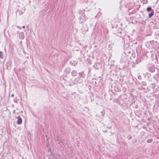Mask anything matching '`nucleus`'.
<instances>
[{"label": "nucleus", "instance_id": "nucleus-1", "mask_svg": "<svg viewBox=\"0 0 159 159\" xmlns=\"http://www.w3.org/2000/svg\"><path fill=\"white\" fill-rule=\"evenodd\" d=\"M18 120L17 121V123L18 125H20L22 123V119L20 116H19L17 117Z\"/></svg>", "mask_w": 159, "mask_h": 159}, {"label": "nucleus", "instance_id": "nucleus-2", "mask_svg": "<svg viewBox=\"0 0 159 159\" xmlns=\"http://www.w3.org/2000/svg\"><path fill=\"white\" fill-rule=\"evenodd\" d=\"M25 36L24 33L21 32L19 35V38L21 39H23L24 38Z\"/></svg>", "mask_w": 159, "mask_h": 159}, {"label": "nucleus", "instance_id": "nucleus-3", "mask_svg": "<svg viewBox=\"0 0 159 159\" xmlns=\"http://www.w3.org/2000/svg\"><path fill=\"white\" fill-rule=\"evenodd\" d=\"M148 69L151 72H153L155 71V68L153 66H152L151 67H149Z\"/></svg>", "mask_w": 159, "mask_h": 159}, {"label": "nucleus", "instance_id": "nucleus-4", "mask_svg": "<svg viewBox=\"0 0 159 159\" xmlns=\"http://www.w3.org/2000/svg\"><path fill=\"white\" fill-rule=\"evenodd\" d=\"M70 64L73 66H75L77 64V62L75 61H71L70 62Z\"/></svg>", "mask_w": 159, "mask_h": 159}, {"label": "nucleus", "instance_id": "nucleus-5", "mask_svg": "<svg viewBox=\"0 0 159 159\" xmlns=\"http://www.w3.org/2000/svg\"><path fill=\"white\" fill-rule=\"evenodd\" d=\"M80 18L82 19H83L84 20H87V17L85 16V15L84 14H82V16H80Z\"/></svg>", "mask_w": 159, "mask_h": 159}, {"label": "nucleus", "instance_id": "nucleus-6", "mask_svg": "<svg viewBox=\"0 0 159 159\" xmlns=\"http://www.w3.org/2000/svg\"><path fill=\"white\" fill-rule=\"evenodd\" d=\"M76 72L75 70H73L71 72V75L73 76H75L76 75Z\"/></svg>", "mask_w": 159, "mask_h": 159}, {"label": "nucleus", "instance_id": "nucleus-7", "mask_svg": "<svg viewBox=\"0 0 159 159\" xmlns=\"http://www.w3.org/2000/svg\"><path fill=\"white\" fill-rule=\"evenodd\" d=\"M154 15V11L153 10L148 15V17L149 18L151 17Z\"/></svg>", "mask_w": 159, "mask_h": 159}, {"label": "nucleus", "instance_id": "nucleus-8", "mask_svg": "<svg viewBox=\"0 0 159 159\" xmlns=\"http://www.w3.org/2000/svg\"><path fill=\"white\" fill-rule=\"evenodd\" d=\"M139 84L142 85L146 86L147 85V84L146 82L144 81H142L141 83H139Z\"/></svg>", "mask_w": 159, "mask_h": 159}, {"label": "nucleus", "instance_id": "nucleus-9", "mask_svg": "<svg viewBox=\"0 0 159 159\" xmlns=\"http://www.w3.org/2000/svg\"><path fill=\"white\" fill-rule=\"evenodd\" d=\"M3 57H4V54H3V53L2 52L0 51V58L2 59L3 58Z\"/></svg>", "mask_w": 159, "mask_h": 159}, {"label": "nucleus", "instance_id": "nucleus-10", "mask_svg": "<svg viewBox=\"0 0 159 159\" xmlns=\"http://www.w3.org/2000/svg\"><path fill=\"white\" fill-rule=\"evenodd\" d=\"M147 11H150L152 10V8L151 7H149L147 8Z\"/></svg>", "mask_w": 159, "mask_h": 159}, {"label": "nucleus", "instance_id": "nucleus-11", "mask_svg": "<svg viewBox=\"0 0 159 159\" xmlns=\"http://www.w3.org/2000/svg\"><path fill=\"white\" fill-rule=\"evenodd\" d=\"M66 71H67V73H69L70 71V69L69 68H66Z\"/></svg>", "mask_w": 159, "mask_h": 159}, {"label": "nucleus", "instance_id": "nucleus-12", "mask_svg": "<svg viewBox=\"0 0 159 159\" xmlns=\"http://www.w3.org/2000/svg\"><path fill=\"white\" fill-rule=\"evenodd\" d=\"M152 139H149L147 140V142L148 143H151L152 142Z\"/></svg>", "mask_w": 159, "mask_h": 159}, {"label": "nucleus", "instance_id": "nucleus-13", "mask_svg": "<svg viewBox=\"0 0 159 159\" xmlns=\"http://www.w3.org/2000/svg\"><path fill=\"white\" fill-rule=\"evenodd\" d=\"M101 113H102V116H103V115H104V112L103 111H102Z\"/></svg>", "mask_w": 159, "mask_h": 159}, {"label": "nucleus", "instance_id": "nucleus-14", "mask_svg": "<svg viewBox=\"0 0 159 159\" xmlns=\"http://www.w3.org/2000/svg\"><path fill=\"white\" fill-rule=\"evenodd\" d=\"M17 28H19V29H21V28L19 26H17Z\"/></svg>", "mask_w": 159, "mask_h": 159}, {"label": "nucleus", "instance_id": "nucleus-15", "mask_svg": "<svg viewBox=\"0 0 159 159\" xmlns=\"http://www.w3.org/2000/svg\"><path fill=\"white\" fill-rule=\"evenodd\" d=\"M80 78L79 77H77L75 79L76 80H78L79 79H80Z\"/></svg>", "mask_w": 159, "mask_h": 159}, {"label": "nucleus", "instance_id": "nucleus-16", "mask_svg": "<svg viewBox=\"0 0 159 159\" xmlns=\"http://www.w3.org/2000/svg\"><path fill=\"white\" fill-rule=\"evenodd\" d=\"M14 94H12L11 95V97H14Z\"/></svg>", "mask_w": 159, "mask_h": 159}, {"label": "nucleus", "instance_id": "nucleus-17", "mask_svg": "<svg viewBox=\"0 0 159 159\" xmlns=\"http://www.w3.org/2000/svg\"><path fill=\"white\" fill-rule=\"evenodd\" d=\"M103 132L104 133H106L107 132V130H103Z\"/></svg>", "mask_w": 159, "mask_h": 159}, {"label": "nucleus", "instance_id": "nucleus-18", "mask_svg": "<svg viewBox=\"0 0 159 159\" xmlns=\"http://www.w3.org/2000/svg\"><path fill=\"white\" fill-rule=\"evenodd\" d=\"M22 28H25V25H24L23 27H22Z\"/></svg>", "mask_w": 159, "mask_h": 159}, {"label": "nucleus", "instance_id": "nucleus-19", "mask_svg": "<svg viewBox=\"0 0 159 159\" xmlns=\"http://www.w3.org/2000/svg\"><path fill=\"white\" fill-rule=\"evenodd\" d=\"M140 77H140H138V79H139Z\"/></svg>", "mask_w": 159, "mask_h": 159}, {"label": "nucleus", "instance_id": "nucleus-20", "mask_svg": "<svg viewBox=\"0 0 159 159\" xmlns=\"http://www.w3.org/2000/svg\"><path fill=\"white\" fill-rule=\"evenodd\" d=\"M15 110H14V111H13V112H14V113H15Z\"/></svg>", "mask_w": 159, "mask_h": 159}, {"label": "nucleus", "instance_id": "nucleus-21", "mask_svg": "<svg viewBox=\"0 0 159 159\" xmlns=\"http://www.w3.org/2000/svg\"><path fill=\"white\" fill-rule=\"evenodd\" d=\"M121 61V60H120V61L121 62H122V61Z\"/></svg>", "mask_w": 159, "mask_h": 159}]
</instances>
